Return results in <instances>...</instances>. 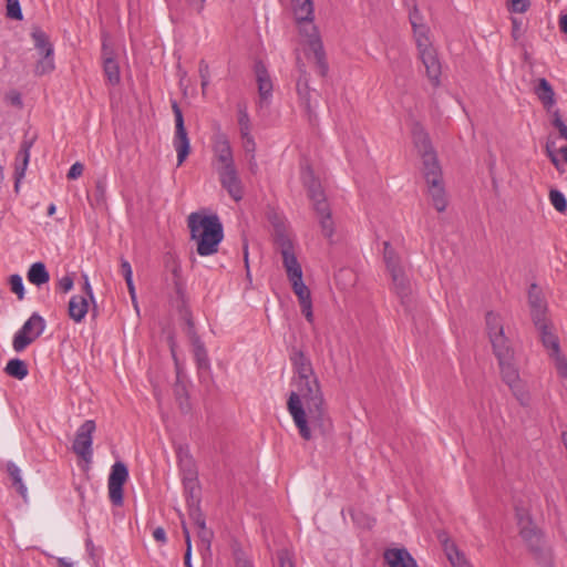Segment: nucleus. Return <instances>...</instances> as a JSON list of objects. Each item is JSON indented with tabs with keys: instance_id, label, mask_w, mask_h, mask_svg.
I'll return each instance as SVG.
<instances>
[{
	"instance_id": "09e8293b",
	"label": "nucleus",
	"mask_w": 567,
	"mask_h": 567,
	"mask_svg": "<svg viewBox=\"0 0 567 567\" xmlns=\"http://www.w3.org/2000/svg\"><path fill=\"white\" fill-rule=\"evenodd\" d=\"M508 386H509L513 395L518 400V402L523 406L528 405V403H529V395H528L527 391L524 389L522 380L516 382V383H513V384H511Z\"/></svg>"
},
{
	"instance_id": "c03bdc74",
	"label": "nucleus",
	"mask_w": 567,
	"mask_h": 567,
	"mask_svg": "<svg viewBox=\"0 0 567 567\" xmlns=\"http://www.w3.org/2000/svg\"><path fill=\"white\" fill-rule=\"evenodd\" d=\"M53 70H54L53 55L43 54V56L35 64L34 73L37 75H43V74L52 72Z\"/></svg>"
},
{
	"instance_id": "aec40b11",
	"label": "nucleus",
	"mask_w": 567,
	"mask_h": 567,
	"mask_svg": "<svg viewBox=\"0 0 567 567\" xmlns=\"http://www.w3.org/2000/svg\"><path fill=\"white\" fill-rule=\"evenodd\" d=\"M389 567H417L415 559L405 548H389L383 553Z\"/></svg>"
},
{
	"instance_id": "864d4df0",
	"label": "nucleus",
	"mask_w": 567,
	"mask_h": 567,
	"mask_svg": "<svg viewBox=\"0 0 567 567\" xmlns=\"http://www.w3.org/2000/svg\"><path fill=\"white\" fill-rule=\"evenodd\" d=\"M551 116H553V120H551L553 126L558 130L559 136L567 141V125L561 120L559 111L556 110L555 112H553Z\"/></svg>"
},
{
	"instance_id": "e2e57ef3",
	"label": "nucleus",
	"mask_w": 567,
	"mask_h": 567,
	"mask_svg": "<svg viewBox=\"0 0 567 567\" xmlns=\"http://www.w3.org/2000/svg\"><path fill=\"white\" fill-rule=\"evenodd\" d=\"M105 194H106V185L103 181L99 179L95 183V199L97 203H104L105 202Z\"/></svg>"
},
{
	"instance_id": "6e6552de",
	"label": "nucleus",
	"mask_w": 567,
	"mask_h": 567,
	"mask_svg": "<svg viewBox=\"0 0 567 567\" xmlns=\"http://www.w3.org/2000/svg\"><path fill=\"white\" fill-rule=\"evenodd\" d=\"M128 480V468L125 463L118 461L111 467L107 487L109 497L114 506H122L124 503L123 486Z\"/></svg>"
},
{
	"instance_id": "4c0bfd02",
	"label": "nucleus",
	"mask_w": 567,
	"mask_h": 567,
	"mask_svg": "<svg viewBox=\"0 0 567 567\" xmlns=\"http://www.w3.org/2000/svg\"><path fill=\"white\" fill-rule=\"evenodd\" d=\"M6 468H7V473L8 475L10 476L11 478V482H12V486L17 489V492L23 497L25 498L27 496V487L25 485L23 484V481H22V477H21V472H20V468L13 463V462H8L6 464Z\"/></svg>"
},
{
	"instance_id": "393cba45",
	"label": "nucleus",
	"mask_w": 567,
	"mask_h": 567,
	"mask_svg": "<svg viewBox=\"0 0 567 567\" xmlns=\"http://www.w3.org/2000/svg\"><path fill=\"white\" fill-rule=\"evenodd\" d=\"M536 329L539 332L540 341H542L544 348L548 351V355L557 354L558 351L560 350L559 339L553 332L551 322L544 323V327L536 326Z\"/></svg>"
},
{
	"instance_id": "2eb2a0df",
	"label": "nucleus",
	"mask_w": 567,
	"mask_h": 567,
	"mask_svg": "<svg viewBox=\"0 0 567 567\" xmlns=\"http://www.w3.org/2000/svg\"><path fill=\"white\" fill-rule=\"evenodd\" d=\"M218 175L221 186L228 192L229 196L234 200L239 202L244 193L235 165L219 167Z\"/></svg>"
},
{
	"instance_id": "72a5a7b5",
	"label": "nucleus",
	"mask_w": 567,
	"mask_h": 567,
	"mask_svg": "<svg viewBox=\"0 0 567 567\" xmlns=\"http://www.w3.org/2000/svg\"><path fill=\"white\" fill-rule=\"evenodd\" d=\"M27 278L31 284L40 287L49 281L50 275L45 268V265L41 261H38L31 265L28 270Z\"/></svg>"
},
{
	"instance_id": "c85d7f7f",
	"label": "nucleus",
	"mask_w": 567,
	"mask_h": 567,
	"mask_svg": "<svg viewBox=\"0 0 567 567\" xmlns=\"http://www.w3.org/2000/svg\"><path fill=\"white\" fill-rule=\"evenodd\" d=\"M489 341L497 360H509L514 357V350L509 343V340L505 337L504 333H501V331H498V336L489 338Z\"/></svg>"
},
{
	"instance_id": "4be33fe9",
	"label": "nucleus",
	"mask_w": 567,
	"mask_h": 567,
	"mask_svg": "<svg viewBox=\"0 0 567 567\" xmlns=\"http://www.w3.org/2000/svg\"><path fill=\"white\" fill-rule=\"evenodd\" d=\"M313 210L319 218L322 235L331 240L334 234V223L332 220V213L329 203L319 202Z\"/></svg>"
},
{
	"instance_id": "0eeeda50",
	"label": "nucleus",
	"mask_w": 567,
	"mask_h": 567,
	"mask_svg": "<svg viewBox=\"0 0 567 567\" xmlns=\"http://www.w3.org/2000/svg\"><path fill=\"white\" fill-rule=\"evenodd\" d=\"M172 110L175 117L173 145L177 152V166H181L189 155L190 142L185 127L183 112L176 101L172 102Z\"/></svg>"
},
{
	"instance_id": "69168bd1",
	"label": "nucleus",
	"mask_w": 567,
	"mask_h": 567,
	"mask_svg": "<svg viewBox=\"0 0 567 567\" xmlns=\"http://www.w3.org/2000/svg\"><path fill=\"white\" fill-rule=\"evenodd\" d=\"M83 171H84L83 164H81L80 162H76L70 167L66 176L69 179H76L78 177H80L83 174Z\"/></svg>"
},
{
	"instance_id": "f704fd0d",
	"label": "nucleus",
	"mask_w": 567,
	"mask_h": 567,
	"mask_svg": "<svg viewBox=\"0 0 567 567\" xmlns=\"http://www.w3.org/2000/svg\"><path fill=\"white\" fill-rule=\"evenodd\" d=\"M31 38L34 42L35 49L45 55H53V45L49 40L48 34L39 27H34L31 32Z\"/></svg>"
},
{
	"instance_id": "a18cd8bd",
	"label": "nucleus",
	"mask_w": 567,
	"mask_h": 567,
	"mask_svg": "<svg viewBox=\"0 0 567 567\" xmlns=\"http://www.w3.org/2000/svg\"><path fill=\"white\" fill-rule=\"evenodd\" d=\"M188 508L189 518L193 523L198 527V529H203L206 526L205 516L200 509V506L196 504V501Z\"/></svg>"
},
{
	"instance_id": "e433bc0d",
	"label": "nucleus",
	"mask_w": 567,
	"mask_h": 567,
	"mask_svg": "<svg viewBox=\"0 0 567 567\" xmlns=\"http://www.w3.org/2000/svg\"><path fill=\"white\" fill-rule=\"evenodd\" d=\"M4 372L11 378L23 380L28 375L29 369L25 361L14 358L8 361Z\"/></svg>"
},
{
	"instance_id": "774afa93",
	"label": "nucleus",
	"mask_w": 567,
	"mask_h": 567,
	"mask_svg": "<svg viewBox=\"0 0 567 567\" xmlns=\"http://www.w3.org/2000/svg\"><path fill=\"white\" fill-rule=\"evenodd\" d=\"M121 271L125 280L133 277L131 264L124 258H121Z\"/></svg>"
},
{
	"instance_id": "f257e3e1",
	"label": "nucleus",
	"mask_w": 567,
	"mask_h": 567,
	"mask_svg": "<svg viewBox=\"0 0 567 567\" xmlns=\"http://www.w3.org/2000/svg\"><path fill=\"white\" fill-rule=\"evenodd\" d=\"M290 360L298 374V392H290L287 410L300 436L305 441L312 440V430L323 436L330 434L332 421L310 359L303 351L293 349Z\"/></svg>"
},
{
	"instance_id": "bb28decb",
	"label": "nucleus",
	"mask_w": 567,
	"mask_h": 567,
	"mask_svg": "<svg viewBox=\"0 0 567 567\" xmlns=\"http://www.w3.org/2000/svg\"><path fill=\"white\" fill-rule=\"evenodd\" d=\"M89 312V302L84 296H73L68 305L69 317L76 323L81 322Z\"/></svg>"
},
{
	"instance_id": "13d9d810",
	"label": "nucleus",
	"mask_w": 567,
	"mask_h": 567,
	"mask_svg": "<svg viewBox=\"0 0 567 567\" xmlns=\"http://www.w3.org/2000/svg\"><path fill=\"white\" fill-rule=\"evenodd\" d=\"M4 100L9 104H11V105H13V106H16L18 109H22L23 107L22 96H21V94L17 90L9 91L6 94Z\"/></svg>"
},
{
	"instance_id": "79ce46f5",
	"label": "nucleus",
	"mask_w": 567,
	"mask_h": 567,
	"mask_svg": "<svg viewBox=\"0 0 567 567\" xmlns=\"http://www.w3.org/2000/svg\"><path fill=\"white\" fill-rule=\"evenodd\" d=\"M445 551L453 567H465V557L462 553L458 551L454 544H451L450 546L446 544Z\"/></svg>"
},
{
	"instance_id": "cd10ccee",
	"label": "nucleus",
	"mask_w": 567,
	"mask_h": 567,
	"mask_svg": "<svg viewBox=\"0 0 567 567\" xmlns=\"http://www.w3.org/2000/svg\"><path fill=\"white\" fill-rule=\"evenodd\" d=\"M534 92L547 111L556 103L554 89L545 78L537 80Z\"/></svg>"
},
{
	"instance_id": "c9c22d12",
	"label": "nucleus",
	"mask_w": 567,
	"mask_h": 567,
	"mask_svg": "<svg viewBox=\"0 0 567 567\" xmlns=\"http://www.w3.org/2000/svg\"><path fill=\"white\" fill-rule=\"evenodd\" d=\"M297 93L301 104L305 106L307 112L310 114L311 109V89L309 86V74L299 75L297 80Z\"/></svg>"
},
{
	"instance_id": "7c9ffc66",
	"label": "nucleus",
	"mask_w": 567,
	"mask_h": 567,
	"mask_svg": "<svg viewBox=\"0 0 567 567\" xmlns=\"http://www.w3.org/2000/svg\"><path fill=\"white\" fill-rule=\"evenodd\" d=\"M281 256H282V264L287 271L288 279L290 280V279L296 278L299 280V277H302V269H301L300 264L297 260L295 250L293 249L288 250V251L286 250L284 252H281Z\"/></svg>"
},
{
	"instance_id": "dca6fc26",
	"label": "nucleus",
	"mask_w": 567,
	"mask_h": 567,
	"mask_svg": "<svg viewBox=\"0 0 567 567\" xmlns=\"http://www.w3.org/2000/svg\"><path fill=\"white\" fill-rule=\"evenodd\" d=\"M213 151L218 162L221 164L220 167L235 165L229 140L227 135L221 132L219 125L213 136Z\"/></svg>"
},
{
	"instance_id": "ea45409f",
	"label": "nucleus",
	"mask_w": 567,
	"mask_h": 567,
	"mask_svg": "<svg viewBox=\"0 0 567 567\" xmlns=\"http://www.w3.org/2000/svg\"><path fill=\"white\" fill-rule=\"evenodd\" d=\"M104 74L110 84L116 85L121 81L120 66L114 58H107L103 62Z\"/></svg>"
},
{
	"instance_id": "052dcab7",
	"label": "nucleus",
	"mask_w": 567,
	"mask_h": 567,
	"mask_svg": "<svg viewBox=\"0 0 567 567\" xmlns=\"http://www.w3.org/2000/svg\"><path fill=\"white\" fill-rule=\"evenodd\" d=\"M511 22H512V38L514 39V41H518L524 33L522 20L513 17V18H511Z\"/></svg>"
},
{
	"instance_id": "6ab92c4d",
	"label": "nucleus",
	"mask_w": 567,
	"mask_h": 567,
	"mask_svg": "<svg viewBox=\"0 0 567 567\" xmlns=\"http://www.w3.org/2000/svg\"><path fill=\"white\" fill-rule=\"evenodd\" d=\"M290 282L292 285L293 292L298 297L301 313L305 316L309 323H313L315 317L312 311L311 292L309 288L303 284L302 277H299V280L296 278L290 279Z\"/></svg>"
},
{
	"instance_id": "5701e85b",
	"label": "nucleus",
	"mask_w": 567,
	"mask_h": 567,
	"mask_svg": "<svg viewBox=\"0 0 567 567\" xmlns=\"http://www.w3.org/2000/svg\"><path fill=\"white\" fill-rule=\"evenodd\" d=\"M390 275L394 292L400 298L402 305H408L411 300L412 287L404 269Z\"/></svg>"
},
{
	"instance_id": "9d476101",
	"label": "nucleus",
	"mask_w": 567,
	"mask_h": 567,
	"mask_svg": "<svg viewBox=\"0 0 567 567\" xmlns=\"http://www.w3.org/2000/svg\"><path fill=\"white\" fill-rule=\"evenodd\" d=\"M412 134L414 145L423 161V171L429 168H436V166H440L430 136L424 131V128L417 124L414 126Z\"/></svg>"
},
{
	"instance_id": "473e14b6",
	"label": "nucleus",
	"mask_w": 567,
	"mask_h": 567,
	"mask_svg": "<svg viewBox=\"0 0 567 567\" xmlns=\"http://www.w3.org/2000/svg\"><path fill=\"white\" fill-rule=\"evenodd\" d=\"M498 365L502 379L507 385L520 381L518 369L514 362V357L509 360H498Z\"/></svg>"
},
{
	"instance_id": "a19ab883",
	"label": "nucleus",
	"mask_w": 567,
	"mask_h": 567,
	"mask_svg": "<svg viewBox=\"0 0 567 567\" xmlns=\"http://www.w3.org/2000/svg\"><path fill=\"white\" fill-rule=\"evenodd\" d=\"M485 320L489 338L498 336V331L504 333V327L498 315L494 313L493 311H488L485 316Z\"/></svg>"
},
{
	"instance_id": "2f4dec72",
	"label": "nucleus",
	"mask_w": 567,
	"mask_h": 567,
	"mask_svg": "<svg viewBox=\"0 0 567 567\" xmlns=\"http://www.w3.org/2000/svg\"><path fill=\"white\" fill-rule=\"evenodd\" d=\"M383 259L390 274L403 270L401 258L395 249L391 246L390 241L383 243Z\"/></svg>"
},
{
	"instance_id": "f8f14e48",
	"label": "nucleus",
	"mask_w": 567,
	"mask_h": 567,
	"mask_svg": "<svg viewBox=\"0 0 567 567\" xmlns=\"http://www.w3.org/2000/svg\"><path fill=\"white\" fill-rule=\"evenodd\" d=\"M95 422L93 420H86L78 429L73 441V452L85 461H89L92 457V435L95 432Z\"/></svg>"
},
{
	"instance_id": "20e7f679",
	"label": "nucleus",
	"mask_w": 567,
	"mask_h": 567,
	"mask_svg": "<svg viewBox=\"0 0 567 567\" xmlns=\"http://www.w3.org/2000/svg\"><path fill=\"white\" fill-rule=\"evenodd\" d=\"M519 535L537 560H545L544 535L524 512H517Z\"/></svg>"
},
{
	"instance_id": "39448f33",
	"label": "nucleus",
	"mask_w": 567,
	"mask_h": 567,
	"mask_svg": "<svg viewBox=\"0 0 567 567\" xmlns=\"http://www.w3.org/2000/svg\"><path fill=\"white\" fill-rule=\"evenodd\" d=\"M415 43L429 81L434 87L440 86L442 66L436 49L433 47L430 38L415 41Z\"/></svg>"
},
{
	"instance_id": "c756f323",
	"label": "nucleus",
	"mask_w": 567,
	"mask_h": 567,
	"mask_svg": "<svg viewBox=\"0 0 567 567\" xmlns=\"http://www.w3.org/2000/svg\"><path fill=\"white\" fill-rule=\"evenodd\" d=\"M183 485L185 489V494L187 496V507L194 504L196 501V504H200V493H199V486L197 481V473L196 471L189 470V476L183 477Z\"/></svg>"
},
{
	"instance_id": "a211bd4d",
	"label": "nucleus",
	"mask_w": 567,
	"mask_h": 567,
	"mask_svg": "<svg viewBox=\"0 0 567 567\" xmlns=\"http://www.w3.org/2000/svg\"><path fill=\"white\" fill-rule=\"evenodd\" d=\"M307 37L309 38V48L312 51L316 60L317 71L320 76L324 78L328 74L329 65L327 62L323 44L319 38L316 25L311 27V33H307Z\"/></svg>"
},
{
	"instance_id": "4d7b16f0",
	"label": "nucleus",
	"mask_w": 567,
	"mask_h": 567,
	"mask_svg": "<svg viewBox=\"0 0 567 567\" xmlns=\"http://www.w3.org/2000/svg\"><path fill=\"white\" fill-rule=\"evenodd\" d=\"M279 567H295L292 555L287 549H280L277 553Z\"/></svg>"
},
{
	"instance_id": "ddd939ff",
	"label": "nucleus",
	"mask_w": 567,
	"mask_h": 567,
	"mask_svg": "<svg viewBox=\"0 0 567 567\" xmlns=\"http://www.w3.org/2000/svg\"><path fill=\"white\" fill-rule=\"evenodd\" d=\"M528 305L530 308V317L534 326H542L550 322L547 319V303L542 290L536 284H532L528 289Z\"/></svg>"
},
{
	"instance_id": "680f3d73",
	"label": "nucleus",
	"mask_w": 567,
	"mask_h": 567,
	"mask_svg": "<svg viewBox=\"0 0 567 567\" xmlns=\"http://www.w3.org/2000/svg\"><path fill=\"white\" fill-rule=\"evenodd\" d=\"M198 537L200 542L206 546V549H209L214 537V533L206 526H204L203 529H198Z\"/></svg>"
},
{
	"instance_id": "412c9836",
	"label": "nucleus",
	"mask_w": 567,
	"mask_h": 567,
	"mask_svg": "<svg viewBox=\"0 0 567 567\" xmlns=\"http://www.w3.org/2000/svg\"><path fill=\"white\" fill-rule=\"evenodd\" d=\"M302 183L307 188L309 199L312 202V208H316L319 202H328L320 182L315 177L310 168L302 173Z\"/></svg>"
},
{
	"instance_id": "b1692460",
	"label": "nucleus",
	"mask_w": 567,
	"mask_h": 567,
	"mask_svg": "<svg viewBox=\"0 0 567 567\" xmlns=\"http://www.w3.org/2000/svg\"><path fill=\"white\" fill-rule=\"evenodd\" d=\"M256 81L261 101H267L272 94V82L262 61L255 63Z\"/></svg>"
},
{
	"instance_id": "f03ea898",
	"label": "nucleus",
	"mask_w": 567,
	"mask_h": 567,
	"mask_svg": "<svg viewBox=\"0 0 567 567\" xmlns=\"http://www.w3.org/2000/svg\"><path fill=\"white\" fill-rule=\"evenodd\" d=\"M190 238L197 243V254L210 256L218 251L224 238L223 224L217 215L192 213L187 218Z\"/></svg>"
},
{
	"instance_id": "9b49d317",
	"label": "nucleus",
	"mask_w": 567,
	"mask_h": 567,
	"mask_svg": "<svg viewBox=\"0 0 567 567\" xmlns=\"http://www.w3.org/2000/svg\"><path fill=\"white\" fill-rule=\"evenodd\" d=\"M412 134L414 145L423 161V171L429 168H436V166H440L430 136L424 131V128L417 124L414 126Z\"/></svg>"
},
{
	"instance_id": "49530a36",
	"label": "nucleus",
	"mask_w": 567,
	"mask_h": 567,
	"mask_svg": "<svg viewBox=\"0 0 567 567\" xmlns=\"http://www.w3.org/2000/svg\"><path fill=\"white\" fill-rule=\"evenodd\" d=\"M174 391H175L176 399L179 403L181 410L183 412H188L189 403H188L186 386L183 383H181L179 381H177L175 384Z\"/></svg>"
},
{
	"instance_id": "3c124183",
	"label": "nucleus",
	"mask_w": 567,
	"mask_h": 567,
	"mask_svg": "<svg viewBox=\"0 0 567 567\" xmlns=\"http://www.w3.org/2000/svg\"><path fill=\"white\" fill-rule=\"evenodd\" d=\"M549 357L555 362V368L557 370L558 375L564 379H567V360L565 355L561 354L559 350L557 354H550Z\"/></svg>"
},
{
	"instance_id": "58836bf2",
	"label": "nucleus",
	"mask_w": 567,
	"mask_h": 567,
	"mask_svg": "<svg viewBox=\"0 0 567 567\" xmlns=\"http://www.w3.org/2000/svg\"><path fill=\"white\" fill-rule=\"evenodd\" d=\"M275 228V243L278 246L280 254L293 249V244L285 231L284 221L274 223Z\"/></svg>"
},
{
	"instance_id": "f3484780",
	"label": "nucleus",
	"mask_w": 567,
	"mask_h": 567,
	"mask_svg": "<svg viewBox=\"0 0 567 567\" xmlns=\"http://www.w3.org/2000/svg\"><path fill=\"white\" fill-rule=\"evenodd\" d=\"M35 137L24 138L16 157L14 166V192L19 193L20 183L25 175L30 159V150L34 144Z\"/></svg>"
},
{
	"instance_id": "4468645a",
	"label": "nucleus",
	"mask_w": 567,
	"mask_h": 567,
	"mask_svg": "<svg viewBox=\"0 0 567 567\" xmlns=\"http://www.w3.org/2000/svg\"><path fill=\"white\" fill-rule=\"evenodd\" d=\"M291 9L297 23L300 25V32L305 35L311 33L313 25V1L312 0H291Z\"/></svg>"
},
{
	"instance_id": "338daca9",
	"label": "nucleus",
	"mask_w": 567,
	"mask_h": 567,
	"mask_svg": "<svg viewBox=\"0 0 567 567\" xmlns=\"http://www.w3.org/2000/svg\"><path fill=\"white\" fill-rule=\"evenodd\" d=\"M73 278L69 275L66 276H63L60 280H59V288L63 291V292H68L72 289L73 287Z\"/></svg>"
},
{
	"instance_id": "a878e982",
	"label": "nucleus",
	"mask_w": 567,
	"mask_h": 567,
	"mask_svg": "<svg viewBox=\"0 0 567 567\" xmlns=\"http://www.w3.org/2000/svg\"><path fill=\"white\" fill-rule=\"evenodd\" d=\"M409 21L413 29L415 41L429 38V28L423 23V16L421 14L415 2L409 9Z\"/></svg>"
},
{
	"instance_id": "423d86ee",
	"label": "nucleus",
	"mask_w": 567,
	"mask_h": 567,
	"mask_svg": "<svg viewBox=\"0 0 567 567\" xmlns=\"http://www.w3.org/2000/svg\"><path fill=\"white\" fill-rule=\"evenodd\" d=\"M44 329V319L37 312L32 313L13 337L14 351L22 352L43 333Z\"/></svg>"
},
{
	"instance_id": "bf43d9fd",
	"label": "nucleus",
	"mask_w": 567,
	"mask_h": 567,
	"mask_svg": "<svg viewBox=\"0 0 567 567\" xmlns=\"http://www.w3.org/2000/svg\"><path fill=\"white\" fill-rule=\"evenodd\" d=\"M179 465L185 473L184 476H189V470L195 471L193 460L187 454L183 455L182 451L178 452Z\"/></svg>"
},
{
	"instance_id": "8fccbe9b",
	"label": "nucleus",
	"mask_w": 567,
	"mask_h": 567,
	"mask_svg": "<svg viewBox=\"0 0 567 567\" xmlns=\"http://www.w3.org/2000/svg\"><path fill=\"white\" fill-rule=\"evenodd\" d=\"M11 291L14 292L19 300L24 298V286L22 277L18 274L11 275L9 278Z\"/></svg>"
},
{
	"instance_id": "5fc2aeb1",
	"label": "nucleus",
	"mask_w": 567,
	"mask_h": 567,
	"mask_svg": "<svg viewBox=\"0 0 567 567\" xmlns=\"http://www.w3.org/2000/svg\"><path fill=\"white\" fill-rule=\"evenodd\" d=\"M183 533L185 536V543H186V551L184 556V564L185 567H193L192 565V542H190V535L188 532V528L183 524Z\"/></svg>"
},
{
	"instance_id": "603ef678",
	"label": "nucleus",
	"mask_w": 567,
	"mask_h": 567,
	"mask_svg": "<svg viewBox=\"0 0 567 567\" xmlns=\"http://www.w3.org/2000/svg\"><path fill=\"white\" fill-rule=\"evenodd\" d=\"M7 17L19 21L23 19L19 0H7Z\"/></svg>"
},
{
	"instance_id": "37998d69",
	"label": "nucleus",
	"mask_w": 567,
	"mask_h": 567,
	"mask_svg": "<svg viewBox=\"0 0 567 567\" xmlns=\"http://www.w3.org/2000/svg\"><path fill=\"white\" fill-rule=\"evenodd\" d=\"M238 125L240 136H246L250 133V118L245 104H238Z\"/></svg>"
},
{
	"instance_id": "0e129e2a",
	"label": "nucleus",
	"mask_w": 567,
	"mask_h": 567,
	"mask_svg": "<svg viewBox=\"0 0 567 567\" xmlns=\"http://www.w3.org/2000/svg\"><path fill=\"white\" fill-rule=\"evenodd\" d=\"M83 280H84V286H83L84 292L91 299V301L93 303L92 313H93V316H96V303H95L93 291H92V288H91V285H90V281H89V278L86 275H83Z\"/></svg>"
},
{
	"instance_id": "1a4fd4ad",
	"label": "nucleus",
	"mask_w": 567,
	"mask_h": 567,
	"mask_svg": "<svg viewBox=\"0 0 567 567\" xmlns=\"http://www.w3.org/2000/svg\"><path fill=\"white\" fill-rule=\"evenodd\" d=\"M427 192L432 198L433 206L437 212H444L447 206L441 166L423 171Z\"/></svg>"
},
{
	"instance_id": "de8ad7c7",
	"label": "nucleus",
	"mask_w": 567,
	"mask_h": 567,
	"mask_svg": "<svg viewBox=\"0 0 567 567\" xmlns=\"http://www.w3.org/2000/svg\"><path fill=\"white\" fill-rule=\"evenodd\" d=\"M549 199L555 209L559 213H564L567 209V199L564 194L557 189L549 192Z\"/></svg>"
},
{
	"instance_id": "7ed1b4c3",
	"label": "nucleus",
	"mask_w": 567,
	"mask_h": 567,
	"mask_svg": "<svg viewBox=\"0 0 567 567\" xmlns=\"http://www.w3.org/2000/svg\"><path fill=\"white\" fill-rule=\"evenodd\" d=\"M176 290L181 297V299L177 300L176 308L181 319L185 323L184 332L186 333L193 346L197 368L199 370H208L210 368L208 354L204 342L200 340L199 336L196 332L195 322L193 319L192 311L187 305V300H185L183 290L179 285H176Z\"/></svg>"
},
{
	"instance_id": "6e6d98bb",
	"label": "nucleus",
	"mask_w": 567,
	"mask_h": 567,
	"mask_svg": "<svg viewBox=\"0 0 567 567\" xmlns=\"http://www.w3.org/2000/svg\"><path fill=\"white\" fill-rule=\"evenodd\" d=\"M529 6V0H511L507 9L511 12L524 13L528 10Z\"/></svg>"
}]
</instances>
